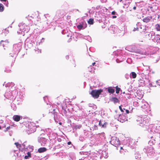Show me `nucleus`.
I'll list each match as a JSON object with an SVG mask.
<instances>
[{
	"label": "nucleus",
	"instance_id": "1",
	"mask_svg": "<svg viewBox=\"0 0 160 160\" xmlns=\"http://www.w3.org/2000/svg\"><path fill=\"white\" fill-rule=\"evenodd\" d=\"M26 142H24L21 145L18 142H16L14 143V144L20 150L22 151H28L27 152V155L24 156V158L25 159H28L31 157L30 152L33 151V147L30 145H28L27 147L26 146Z\"/></svg>",
	"mask_w": 160,
	"mask_h": 160
},
{
	"label": "nucleus",
	"instance_id": "2",
	"mask_svg": "<svg viewBox=\"0 0 160 160\" xmlns=\"http://www.w3.org/2000/svg\"><path fill=\"white\" fill-rule=\"evenodd\" d=\"M57 106L56 105H53L51 106L50 108L49 109V112L52 114L54 115V119L57 122H58L60 119V117L58 115V110L57 109Z\"/></svg>",
	"mask_w": 160,
	"mask_h": 160
},
{
	"label": "nucleus",
	"instance_id": "3",
	"mask_svg": "<svg viewBox=\"0 0 160 160\" xmlns=\"http://www.w3.org/2000/svg\"><path fill=\"white\" fill-rule=\"evenodd\" d=\"M148 118L149 117L146 115H144L142 117H138L136 119L137 123L141 126H147L149 123L150 121Z\"/></svg>",
	"mask_w": 160,
	"mask_h": 160
},
{
	"label": "nucleus",
	"instance_id": "4",
	"mask_svg": "<svg viewBox=\"0 0 160 160\" xmlns=\"http://www.w3.org/2000/svg\"><path fill=\"white\" fill-rule=\"evenodd\" d=\"M19 29L17 32L19 34H23L24 35L25 33L28 32L30 28L29 26L23 22H21L18 25Z\"/></svg>",
	"mask_w": 160,
	"mask_h": 160
},
{
	"label": "nucleus",
	"instance_id": "5",
	"mask_svg": "<svg viewBox=\"0 0 160 160\" xmlns=\"http://www.w3.org/2000/svg\"><path fill=\"white\" fill-rule=\"evenodd\" d=\"M129 49L130 50H129V51L141 55L147 56L149 54L148 52H146L143 49L138 48L136 47H132Z\"/></svg>",
	"mask_w": 160,
	"mask_h": 160
},
{
	"label": "nucleus",
	"instance_id": "6",
	"mask_svg": "<svg viewBox=\"0 0 160 160\" xmlns=\"http://www.w3.org/2000/svg\"><path fill=\"white\" fill-rule=\"evenodd\" d=\"M143 150L145 152L147 153L148 155H153L155 153L153 148L151 145L145 147Z\"/></svg>",
	"mask_w": 160,
	"mask_h": 160
},
{
	"label": "nucleus",
	"instance_id": "7",
	"mask_svg": "<svg viewBox=\"0 0 160 160\" xmlns=\"http://www.w3.org/2000/svg\"><path fill=\"white\" fill-rule=\"evenodd\" d=\"M27 130L32 133L34 132L36 130V126L35 124L33 122H28L26 125Z\"/></svg>",
	"mask_w": 160,
	"mask_h": 160
},
{
	"label": "nucleus",
	"instance_id": "8",
	"mask_svg": "<svg viewBox=\"0 0 160 160\" xmlns=\"http://www.w3.org/2000/svg\"><path fill=\"white\" fill-rule=\"evenodd\" d=\"M22 43L21 42H19L17 44H14L13 45L12 51L14 53L18 54L22 48Z\"/></svg>",
	"mask_w": 160,
	"mask_h": 160
},
{
	"label": "nucleus",
	"instance_id": "9",
	"mask_svg": "<svg viewBox=\"0 0 160 160\" xmlns=\"http://www.w3.org/2000/svg\"><path fill=\"white\" fill-rule=\"evenodd\" d=\"M102 91L103 90L101 89L98 90H93L92 91L90 94L93 98H97Z\"/></svg>",
	"mask_w": 160,
	"mask_h": 160
},
{
	"label": "nucleus",
	"instance_id": "10",
	"mask_svg": "<svg viewBox=\"0 0 160 160\" xmlns=\"http://www.w3.org/2000/svg\"><path fill=\"white\" fill-rule=\"evenodd\" d=\"M110 142L111 144L117 147L120 144L119 139L115 137H112L111 138Z\"/></svg>",
	"mask_w": 160,
	"mask_h": 160
},
{
	"label": "nucleus",
	"instance_id": "11",
	"mask_svg": "<svg viewBox=\"0 0 160 160\" xmlns=\"http://www.w3.org/2000/svg\"><path fill=\"white\" fill-rule=\"evenodd\" d=\"M48 140L46 138L42 137L41 136L38 138V141L42 146H45L48 142Z\"/></svg>",
	"mask_w": 160,
	"mask_h": 160
},
{
	"label": "nucleus",
	"instance_id": "12",
	"mask_svg": "<svg viewBox=\"0 0 160 160\" xmlns=\"http://www.w3.org/2000/svg\"><path fill=\"white\" fill-rule=\"evenodd\" d=\"M126 141V145L128 146H131L132 147H134L135 146L136 142L134 140L131 138H128L126 139V140H124L125 142Z\"/></svg>",
	"mask_w": 160,
	"mask_h": 160
},
{
	"label": "nucleus",
	"instance_id": "13",
	"mask_svg": "<svg viewBox=\"0 0 160 160\" xmlns=\"http://www.w3.org/2000/svg\"><path fill=\"white\" fill-rule=\"evenodd\" d=\"M118 120L121 122H123L127 120V115L123 113L120 114L118 116Z\"/></svg>",
	"mask_w": 160,
	"mask_h": 160
},
{
	"label": "nucleus",
	"instance_id": "14",
	"mask_svg": "<svg viewBox=\"0 0 160 160\" xmlns=\"http://www.w3.org/2000/svg\"><path fill=\"white\" fill-rule=\"evenodd\" d=\"M4 96L8 99H11L13 98L12 94L10 90L7 91L4 94Z\"/></svg>",
	"mask_w": 160,
	"mask_h": 160
},
{
	"label": "nucleus",
	"instance_id": "15",
	"mask_svg": "<svg viewBox=\"0 0 160 160\" xmlns=\"http://www.w3.org/2000/svg\"><path fill=\"white\" fill-rule=\"evenodd\" d=\"M139 104L141 106V107L142 108L145 109L148 105V103L146 102L144 100H142L141 102L139 101Z\"/></svg>",
	"mask_w": 160,
	"mask_h": 160
},
{
	"label": "nucleus",
	"instance_id": "16",
	"mask_svg": "<svg viewBox=\"0 0 160 160\" xmlns=\"http://www.w3.org/2000/svg\"><path fill=\"white\" fill-rule=\"evenodd\" d=\"M77 27L78 29H83L87 27V24L85 22H82L79 24L77 25Z\"/></svg>",
	"mask_w": 160,
	"mask_h": 160
},
{
	"label": "nucleus",
	"instance_id": "17",
	"mask_svg": "<svg viewBox=\"0 0 160 160\" xmlns=\"http://www.w3.org/2000/svg\"><path fill=\"white\" fill-rule=\"evenodd\" d=\"M38 16L35 14H33L31 15H28V17H27L28 19H29L30 20H32V19L36 20H37Z\"/></svg>",
	"mask_w": 160,
	"mask_h": 160
},
{
	"label": "nucleus",
	"instance_id": "18",
	"mask_svg": "<svg viewBox=\"0 0 160 160\" xmlns=\"http://www.w3.org/2000/svg\"><path fill=\"white\" fill-rule=\"evenodd\" d=\"M10 91L12 94L13 98L16 97V95L18 94V91L17 89H15V87H13L12 89H11Z\"/></svg>",
	"mask_w": 160,
	"mask_h": 160
},
{
	"label": "nucleus",
	"instance_id": "19",
	"mask_svg": "<svg viewBox=\"0 0 160 160\" xmlns=\"http://www.w3.org/2000/svg\"><path fill=\"white\" fill-rule=\"evenodd\" d=\"M5 86L6 88H8L11 90V89L15 86V84L13 82H8L5 84Z\"/></svg>",
	"mask_w": 160,
	"mask_h": 160
},
{
	"label": "nucleus",
	"instance_id": "20",
	"mask_svg": "<svg viewBox=\"0 0 160 160\" xmlns=\"http://www.w3.org/2000/svg\"><path fill=\"white\" fill-rule=\"evenodd\" d=\"M50 22L46 21L43 23V28L44 30H46L49 28V27Z\"/></svg>",
	"mask_w": 160,
	"mask_h": 160
},
{
	"label": "nucleus",
	"instance_id": "21",
	"mask_svg": "<svg viewBox=\"0 0 160 160\" xmlns=\"http://www.w3.org/2000/svg\"><path fill=\"white\" fill-rule=\"evenodd\" d=\"M107 123L102 120H100L99 122V125L102 128H105L106 127Z\"/></svg>",
	"mask_w": 160,
	"mask_h": 160
},
{
	"label": "nucleus",
	"instance_id": "22",
	"mask_svg": "<svg viewBox=\"0 0 160 160\" xmlns=\"http://www.w3.org/2000/svg\"><path fill=\"white\" fill-rule=\"evenodd\" d=\"M22 117L19 115H15L13 117V119L15 121L18 122L21 119H22Z\"/></svg>",
	"mask_w": 160,
	"mask_h": 160
},
{
	"label": "nucleus",
	"instance_id": "23",
	"mask_svg": "<svg viewBox=\"0 0 160 160\" xmlns=\"http://www.w3.org/2000/svg\"><path fill=\"white\" fill-rule=\"evenodd\" d=\"M155 35V33L153 32H151L148 34H146V36L149 38L152 39V40L153 39Z\"/></svg>",
	"mask_w": 160,
	"mask_h": 160
},
{
	"label": "nucleus",
	"instance_id": "24",
	"mask_svg": "<svg viewBox=\"0 0 160 160\" xmlns=\"http://www.w3.org/2000/svg\"><path fill=\"white\" fill-rule=\"evenodd\" d=\"M153 40L154 42H159L160 40V35L158 34L155 35Z\"/></svg>",
	"mask_w": 160,
	"mask_h": 160
},
{
	"label": "nucleus",
	"instance_id": "25",
	"mask_svg": "<svg viewBox=\"0 0 160 160\" xmlns=\"http://www.w3.org/2000/svg\"><path fill=\"white\" fill-rule=\"evenodd\" d=\"M152 16H148L144 18L143 21L144 22H149L150 20L152 19Z\"/></svg>",
	"mask_w": 160,
	"mask_h": 160
},
{
	"label": "nucleus",
	"instance_id": "26",
	"mask_svg": "<svg viewBox=\"0 0 160 160\" xmlns=\"http://www.w3.org/2000/svg\"><path fill=\"white\" fill-rule=\"evenodd\" d=\"M9 43L8 40H1L0 42V46L4 47L5 45Z\"/></svg>",
	"mask_w": 160,
	"mask_h": 160
},
{
	"label": "nucleus",
	"instance_id": "27",
	"mask_svg": "<svg viewBox=\"0 0 160 160\" xmlns=\"http://www.w3.org/2000/svg\"><path fill=\"white\" fill-rule=\"evenodd\" d=\"M111 30H112L114 33H116L117 32V26L115 25H112L111 27H110Z\"/></svg>",
	"mask_w": 160,
	"mask_h": 160
},
{
	"label": "nucleus",
	"instance_id": "28",
	"mask_svg": "<svg viewBox=\"0 0 160 160\" xmlns=\"http://www.w3.org/2000/svg\"><path fill=\"white\" fill-rule=\"evenodd\" d=\"M138 84L140 86H143L145 85V81L144 79H140L138 80Z\"/></svg>",
	"mask_w": 160,
	"mask_h": 160
},
{
	"label": "nucleus",
	"instance_id": "29",
	"mask_svg": "<svg viewBox=\"0 0 160 160\" xmlns=\"http://www.w3.org/2000/svg\"><path fill=\"white\" fill-rule=\"evenodd\" d=\"M47 150V148L45 147L41 148L38 149V152L39 153H42L45 152Z\"/></svg>",
	"mask_w": 160,
	"mask_h": 160
},
{
	"label": "nucleus",
	"instance_id": "30",
	"mask_svg": "<svg viewBox=\"0 0 160 160\" xmlns=\"http://www.w3.org/2000/svg\"><path fill=\"white\" fill-rule=\"evenodd\" d=\"M102 155L105 158H107L108 157V152L105 151H102Z\"/></svg>",
	"mask_w": 160,
	"mask_h": 160
},
{
	"label": "nucleus",
	"instance_id": "31",
	"mask_svg": "<svg viewBox=\"0 0 160 160\" xmlns=\"http://www.w3.org/2000/svg\"><path fill=\"white\" fill-rule=\"evenodd\" d=\"M88 69L89 72L92 73L94 72L95 68L92 66H90L88 68Z\"/></svg>",
	"mask_w": 160,
	"mask_h": 160
},
{
	"label": "nucleus",
	"instance_id": "32",
	"mask_svg": "<svg viewBox=\"0 0 160 160\" xmlns=\"http://www.w3.org/2000/svg\"><path fill=\"white\" fill-rule=\"evenodd\" d=\"M130 77L131 78H135L136 77L137 74L136 73H135V72H132L130 73Z\"/></svg>",
	"mask_w": 160,
	"mask_h": 160
},
{
	"label": "nucleus",
	"instance_id": "33",
	"mask_svg": "<svg viewBox=\"0 0 160 160\" xmlns=\"http://www.w3.org/2000/svg\"><path fill=\"white\" fill-rule=\"evenodd\" d=\"M108 91L109 93H113L114 92L115 90L111 87H109L108 88Z\"/></svg>",
	"mask_w": 160,
	"mask_h": 160
},
{
	"label": "nucleus",
	"instance_id": "34",
	"mask_svg": "<svg viewBox=\"0 0 160 160\" xmlns=\"http://www.w3.org/2000/svg\"><path fill=\"white\" fill-rule=\"evenodd\" d=\"M135 157L137 159H139L141 158V155L139 152H136L135 154Z\"/></svg>",
	"mask_w": 160,
	"mask_h": 160
},
{
	"label": "nucleus",
	"instance_id": "35",
	"mask_svg": "<svg viewBox=\"0 0 160 160\" xmlns=\"http://www.w3.org/2000/svg\"><path fill=\"white\" fill-rule=\"evenodd\" d=\"M84 38V39L87 40L90 42H91L92 41L91 38L89 36H85Z\"/></svg>",
	"mask_w": 160,
	"mask_h": 160
},
{
	"label": "nucleus",
	"instance_id": "36",
	"mask_svg": "<svg viewBox=\"0 0 160 160\" xmlns=\"http://www.w3.org/2000/svg\"><path fill=\"white\" fill-rule=\"evenodd\" d=\"M17 55V53H14V52L12 51V52L10 53V55L11 57H14L15 58H16Z\"/></svg>",
	"mask_w": 160,
	"mask_h": 160
},
{
	"label": "nucleus",
	"instance_id": "37",
	"mask_svg": "<svg viewBox=\"0 0 160 160\" xmlns=\"http://www.w3.org/2000/svg\"><path fill=\"white\" fill-rule=\"evenodd\" d=\"M120 56H119L118 58H117L116 59V61L117 63H119L120 62H121L124 59V57H123V58L122 59L120 58Z\"/></svg>",
	"mask_w": 160,
	"mask_h": 160
},
{
	"label": "nucleus",
	"instance_id": "38",
	"mask_svg": "<svg viewBox=\"0 0 160 160\" xmlns=\"http://www.w3.org/2000/svg\"><path fill=\"white\" fill-rule=\"evenodd\" d=\"M112 101L114 103H116L118 102V100L116 97H113L112 98Z\"/></svg>",
	"mask_w": 160,
	"mask_h": 160
},
{
	"label": "nucleus",
	"instance_id": "39",
	"mask_svg": "<svg viewBox=\"0 0 160 160\" xmlns=\"http://www.w3.org/2000/svg\"><path fill=\"white\" fill-rule=\"evenodd\" d=\"M12 108L13 109L14 111H16L17 109V107L16 105L14 103L11 104V106Z\"/></svg>",
	"mask_w": 160,
	"mask_h": 160
},
{
	"label": "nucleus",
	"instance_id": "40",
	"mask_svg": "<svg viewBox=\"0 0 160 160\" xmlns=\"http://www.w3.org/2000/svg\"><path fill=\"white\" fill-rule=\"evenodd\" d=\"M155 28L157 31H160V25L157 24L155 25Z\"/></svg>",
	"mask_w": 160,
	"mask_h": 160
},
{
	"label": "nucleus",
	"instance_id": "41",
	"mask_svg": "<svg viewBox=\"0 0 160 160\" xmlns=\"http://www.w3.org/2000/svg\"><path fill=\"white\" fill-rule=\"evenodd\" d=\"M4 10V8L3 5L1 3H0V12H2Z\"/></svg>",
	"mask_w": 160,
	"mask_h": 160
},
{
	"label": "nucleus",
	"instance_id": "42",
	"mask_svg": "<svg viewBox=\"0 0 160 160\" xmlns=\"http://www.w3.org/2000/svg\"><path fill=\"white\" fill-rule=\"evenodd\" d=\"M88 22L90 24H92L93 23V19L92 18L89 19Z\"/></svg>",
	"mask_w": 160,
	"mask_h": 160
},
{
	"label": "nucleus",
	"instance_id": "43",
	"mask_svg": "<svg viewBox=\"0 0 160 160\" xmlns=\"http://www.w3.org/2000/svg\"><path fill=\"white\" fill-rule=\"evenodd\" d=\"M123 111H124V113H123V114L126 115L127 114H128L129 112L128 110L126 109L125 108H123Z\"/></svg>",
	"mask_w": 160,
	"mask_h": 160
},
{
	"label": "nucleus",
	"instance_id": "44",
	"mask_svg": "<svg viewBox=\"0 0 160 160\" xmlns=\"http://www.w3.org/2000/svg\"><path fill=\"white\" fill-rule=\"evenodd\" d=\"M155 143V140H151L148 142V143L150 145L152 143V144H154Z\"/></svg>",
	"mask_w": 160,
	"mask_h": 160
},
{
	"label": "nucleus",
	"instance_id": "45",
	"mask_svg": "<svg viewBox=\"0 0 160 160\" xmlns=\"http://www.w3.org/2000/svg\"><path fill=\"white\" fill-rule=\"evenodd\" d=\"M85 138L82 136H80L79 137V140L82 142H83L85 140Z\"/></svg>",
	"mask_w": 160,
	"mask_h": 160
},
{
	"label": "nucleus",
	"instance_id": "46",
	"mask_svg": "<svg viewBox=\"0 0 160 160\" xmlns=\"http://www.w3.org/2000/svg\"><path fill=\"white\" fill-rule=\"evenodd\" d=\"M11 71V70L9 68H7L5 69V72H10Z\"/></svg>",
	"mask_w": 160,
	"mask_h": 160
},
{
	"label": "nucleus",
	"instance_id": "47",
	"mask_svg": "<svg viewBox=\"0 0 160 160\" xmlns=\"http://www.w3.org/2000/svg\"><path fill=\"white\" fill-rule=\"evenodd\" d=\"M120 90V88L118 87L117 86L116 88V93H119Z\"/></svg>",
	"mask_w": 160,
	"mask_h": 160
},
{
	"label": "nucleus",
	"instance_id": "48",
	"mask_svg": "<svg viewBox=\"0 0 160 160\" xmlns=\"http://www.w3.org/2000/svg\"><path fill=\"white\" fill-rule=\"evenodd\" d=\"M122 105L120 106H119V108L120 109V110H121V111L122 112H123V113H124V111H123V108H122Z\"/></svg>",
	"mask_w": 160,
	"mask_h": 160
},
{
	"label": "nucleus",
	"instance_id": "49",
	"mask_svg": "<svg viewBox=\"0 0 160 160\" xmlns=\"http://www.w3.org/2000/svg\"><path fill=\"white\" fill-rule=\"evenodd\" d=\"M82 127V125H76L75 126V128L76 129H79Z\"/></svg>",
	"mask_w": 160,
	"mask_h": 160
},
{
	"label": "nucleus",
	"instance_id": "50",
	"mask_svg": "<svg viewBox=\"0 0 160 160\" xmlns=\"http://www.w3.org/2000/svg\"><path fill=\"white\" fill-rule=\"evenodd\" d=\"M45 39L44 38H42L41 40V41L39 42V45L41 44L42 42H44V41Z\"/></svg>",
	"mask_w": 160,
	"mask_h": 160
},
{
	"label": "nucleus",
	"instance_id": "51",
	"mask_svg": "<svg viewBox=\"0 0 160 160\" xmlns=\"http://www.w3.org/2000/svg\"><path fill=\"white\" fill-rule=\"evenodd\" d=\"M5 34L6 35L8 34L9 33V31L7 28H6L5 29Z\"/></svg>",
	"mask_w": 160,
	"mask_h": 160
},
{
	"label": "nucleus",
	"instance_id": "52",
	"mask_svg": "<svg viewBox=\"0 0 160 160\" xmlns=\"http://www.w3.org/2000/svg\"><path fill=\"white\" fill-rule=\"evenodd\" d=\"M127 62L129 63H130L131 62V60L130 58H128L127 60Z\"/></svg>",
	"mask_w": 160,
	"mask_h": 160
},
{
	"label": "nucleus",
	"instance_id": "53",
	"mask_svg": "<svg viewBox=\"0 0 160 160\" xmlns=\"http://www.w3.org/2000/svg\"><path fill=\"white\" fill-rule=\"evenodd\" d=\"M129 77H130V75H129L128 74H126L125 75V78L126 79H128Z\"/></svg>",
	"mask_w": 160,
	"mask_h": 160
},
{
	"label": "nucleus",
	"instance_id": "54",
	"mask_svg": "<svg viewBox=\"0 0 160 160\" xmlns=\"http://www.w3.org/2000/svg\"><path fill=\"white\" fill-rule=\"evenodd\" d=\"M156 82L158 85L160 86V80L156 81Z\"/></svg>",
	"mask_w": 160,
	"mask_h": 160
},
{
	"label": "nucleus",
	"instance_id": "55",
	"mask_svg": "<svg viewBox=\"0 0 160 160\" xmlns=\"http://www.w3.org/2000/svg\"><path fill=\"white\" fill-rule=\"evenodd\" d=\"M5 2L4 3V5L7 7H8V1L7 0V1L6 2Z\"/></svg>",
	"mask_w": 160,
	"mask_h": 160
},
{
	"label": "nucleus",
	"instance_id": "56",
	"mask_svg": "<svg viewBox=\"0 0 160 160\" xmlns=\"http://www.w3.org/2000/svg\"><path fill=\"white\" fill-rule=\"evenodd\" d=\"M68 145H71V146L70 147H72V146H73V145L72 144L71 142H68Z\"/></svg>",
	"mask_w": 160,
	"mask_h": 160
},
{
	"label": "nucleus",
	"instance_id": "57",
	"mask_svg": "<svg viewBox=\"0 0 160 160\" xmlns=\"http://www.w3.org/2000/svg\"><path fill=\"white\" fill-rule=\"evenodd\" d=\"M138 27L134 28V29L133 30V31H138Z\"/></svg>",
	"mask_w": 160,
	"mask_h": 160
},
{
	"label": "nucleus",
	"instance_id": "58",
	"mask_svg": "<svg viewBox=\"0 0 160 160\" xmlns=\"http://www.w3.org/2000/svg\"><path fill=\"white\" fill-rule=\"evenodd\" d=\"M43 99H44V101L45 102L46 101V100L48 99L47 97L46 96H45V97H44Z\"/></svg>",
	"mask_w": 160,
	"mask_h": 160
},
{
	"label": "nucleus",
	"instance_id": "59",
	"mask_svg": "<svg viewBox=\"0 0 160 160\" xmlns=\"http://www.w3.org/2000/svg\"><path fill=\"white\" fill-rule=\"evenodd\" d=\"M80 153H81V154H85L86 155H88V152H80Z\"/></svg>",
	"mask_w": 160,
	"mask_h": 160
},
{
	"label": "nucleus",
	"instance_id": "60",
	"mask_svg": "<svg viewBox=\"0 0 160 160\" xmlns=\"http://www.w3.org/2000/svg\"><path fill=\"white\" fill-rule=\"evenodd\" d=\"M149 87H154V86H156L153 85L152 83L149 84Z\"/></svg>",
	"mask_w": 160,
	"mask_h": 160
},
{
	"label": "nucleus",
	"instance_id": "61",
	"mask_svg": "<svg viewBox=\"0 0 160 160\" xmlns=\"http://www.w3.org/2000/svg\"><path fill=\"white\" fill-rule=\"evenodd\" d=\"M70 38L68 40V42H70L71 41L72 38H71V37H72V36H70Z\"/></svg>",
	"mask_w": 160,
	"mask_h": 160
},
{
	"label": "nucleus",
	"instance_id": "62",
	"mask_svg": "<svg viewBox=\"0 0 160 160\" xmlns=\"http://www.w3.org/2000/svg\"><path fill=\"white\" fill-rule=\"evenodd\" d=\"M19 98H21V99H22V98H23V94H22V95H21V94L19 96Z\"/></svg>",
	"mask_w": 160,
	"mask_h": 160
},
{
	"label": "nucleus",
	"instance_id": "63",
	"mask_svg": "<svg viewBox=\"0 0 160 160\" xmlns=\"http://www.w3.org/2000/svg\"><path fill=\"white\" fill-rule=\"evenodd\" d=\"M116 13V12L114 11H113L112 12V15H115Z\"/></svg>",
	"mask_w": 160,
	"mask_h": 160
},
{
	"label": "nucleus",
	"instance_id": "64",
	"mask_svg": "<svg viewBox=\"0 0 160 160\" xmlns=\"http://www.w3.org/2000/svg\"><path fill=\"white\" fill-rule=\"evenodd\" d=\"M44 16H45V18H47V17H49V15L48 14H45Z\"/></svg>",
	"mask_w": 160,
	"mask_h": 160
}]
</instances>
